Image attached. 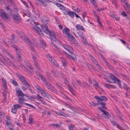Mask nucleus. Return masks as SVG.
<instances>
[{
    "label": "nucleus",
    "mask_w": 130,
    "mask_h": 130,
    "mask_svg": "<svg viewBox=\"0 0 130 130\" xmlns=\"http://www.w3.org/2000/svg\"><path fill=\"white\" fill-rule=\"evenodd\" d=\"M15 90L16 95L18 96V101L19 103L22 105L24 103L26 106L34 108L33 106L29 104L24 103L25 100L29 98V97L27 95L24 94L19 88H16Z\"/></svg>",
    "instance_id": "nucleus-1"
},
{
    "label": "nucleus",
    "mask_w": 130,
    "mask_h": 130,
    "mask_svg": "<svg viewBox=\"0 0 130 130\" xmlns=\"http://www.w3.org/2000/svg\"><path fill=\"white\" fill-rule=\"evenodd\" d=\"M18 35L20 38L23 40L25 43H27L29 45L31 50L33 51L35 54L37 55V53L35 51L34 45L28 39L27 37L24 34L23 32H21L19 33Z\"/></svg>",
    "instance_id": "nucleus-2"
},
{
    "label": "nucleus",
    "mask_w": 130,
    "mask_h": 130,
    "mask_svg": "<svg viewBox=\"0 0 130 130\" xmlns=\"http://www.w3.org/2000/svg\"><path fill=\"white\" fill-rule=\"evenodd\" d=\"M107 100V99L105 96H100L98 101H97V102L98 104H99V105H102V108H105V105L106 104L104 102H102V101H106Z\"/></svg>",
    "instance_id": "nucleus-3"
},
{
    "label": "nucleus",
    "mask_w": 130,
    "mask_h": 130,
    "mask_svg": "<svg viewBox=\"0 0 130 130\" xmlns=\"http://www.w3.org/2000/svg\"><path fill=\"white\" fill-rule=\"evenodd\" d=\"M17 74L18 77L20 80L23 83V84H25L27 88H29L30 86V85L27 80L25 79L24 77L22 75L18 73H17Z\"/></svg>",
    "instance_id": "nucleus-4"
},
{
    "label": "nucleus",
    "mask_w": 130,
    "mask_h": 130,
    "mask_svg": "<svg viewBox=\"0 0 130 130\" xmlns=\"http://www.w3.org/2000/svg\"><path fill=\"white\" fill-rule=\"evenodd\" d=\"M108 74L109 76H110L109 78H111L114 81V83H117L118 84L119 87L122 88V87L121 84L120 80L111 73H108Z\"/></svg>",
    "instance_id": "nucleus-5"
},
{
    "label": "nucleus",
    "mask_w": 130,
    "mask_h": 130,
    "mask_svg": "<svg viewBox=\"0 0 130 130\" xmlns=\"http://www.w3.org/2000/svg\"><path fill=\"white\" fill-rule=\"evenodd\" d=\"M67 28H64L62 30V32L63 33L65 34L66 35L68 36H70L72 38V40L74 41V43L76 44L77 43V41L72 36L70 35V31Z\"/></svg>",
    "instance_id": "nucleus-6"
},
{
    "label": "nucleus",
    "mask_w": 130,
    "mask_h": 130,
    "mask_svg": "<svg viewBox=\"0 0 130 130\" xmlns=\"http://www.w3.org/2000/svg\"><path fill=\"white\" fill-rule=\"evenodd\" d=\"M102 108V107L101 108L98 107V108L103 113L102 114V116L105 118H108V117L110 116L109 113L108 112L105 111Z\"/></svg>",
    "instance_id": "nucleus-7"
},
{
    "label": "nucleus",
    "mask_w": 130,
    "mask_h": 130,
    "mask_svg": "<svg viewBox=\"0 0 130 130\" xmlns=\"http://www.w3.org/2000/svg\"><path fill=\"white\" fill-rule=\"evenodd\" d=\"M62 46L69 53L71 54L73 53V50L71 47L66 44H63L62 45Z\"/></svg>",
    "instance_id": "nucleus-8"
},
{
    "label": "nucleus",
    "mask_w": 130,
    "mask_h": 130,
    "mask_svg": "<svg viewBox=\"0 0 130 130\" xmlns=\"http://www.w3.org/2000/svg\"><path fill=\"white\" fill-rule=\"evenodd\" d=\"M46 57L56 67H58V65L56 62L54 60V58L48 54L46 55Z\"/></svg>",
    "instance_id": "nucleus-9"
},
{
    "label": "nucleus",
    "mask_w": 130,
    "mask_h": 130,
    "mask_svg": "<svg viewBox=\"0 0 130 130\" xmlns=\"http://www.w3.org/2000/svg\"><path fill=\"white\" fill-rule=\"evenodd\" d=\"M13 47L14 48L16 52V55L18 57V59H20L21 58L22 53L21 51L18 49L15 45H13Z\"/></svg>",
    "instance_id": "nucleus-10"
},
{
    "label": "nucleus",
    "mask_w": 130,
    "mask_h": 130,
    "mask_svg": "<svg viewBox=\"0 0 130 130\" xmlns=\"http://www.w3.org/2000/svg\"><path fill=\"white\" fill-rule=\"evenodd\" d=\"M0 15L1 17L3 18L10 19L9 15L6 12L3 11L2 10H0Z\"/></svg>",
    "instance_id": "nucleus-11"
},
{
    "label": "nucleus",
    "mask_w": 130,
    "mask_h": 130,
    "mask_svg": "<svg viewBox=\"0 0 130 130\" xmlns=\"http://www.w3.org/2000/svg\"><path fill=\"white\" fill-rule=\"evenodd\" d=\"M40 26V25H39ZM35 26L34 27V29L36 31V33L38 35H40V34L41 33L42 30L41 29V27L40 26Z\"/></svg>",
    "instance_id": "nucleus-12"
},
{
    "label": "nucleus",
    "mask_w": 130,
    "mask_h": 130,
    "mask_svg": "<svg viewBox=\"0 0 130 130\" xmlns=\"http://www.w3.org/2000/svg\"><path fill=\"white\" fill-rule=\"evenodd\" d=\"M49 36L51 39L54 41H55L56 40L55 35L54 32L52 31H49Z\"/></svg>",
    "instance_id": "nucleus-13"
},
{
    "label": "nucleus",
    "mask_w": 130,
    "mask_h": 130,
    "mask_svg": "<svg viewBox=\"0 0 130 130\" xmlns=\"http://www.w3.org/2000/svg\"><path fill=\"white\" fill-rule=\"evenodd\" d=\"M40 27L42 28L43 31L46 34H48L49 33V30L46 25H40Z\"/></svg>",
    "instance_id": "nucleus-14"
},
{
    "label": "nucleus",
    "mask_w": 130,
    "mask_h": 130,
    "mask_svg": "<svg viewBox=\"0 0 130 130\" xmlns=\"http://www.w3.org/2000/svg\"><path fill=\"white\" fill-rule=\"evenodd\" d=\"M36 88L39 91L40 93L41 94L42 96H45L46 95V94L45 91L40 87L37 86V87H36Z\"/></svg>",
    "instance_id": "nucleus-15"
},
{
    "label": "nucleus",
    "mask_w": 130,
    "mask_h": 130,
    "mask_svg": "<svg viewBox=\"0 0 130 130\" xmlns=\"http://www.w3.org/2000/svg\"><path fill=\"white\" fill-rule=\"evenodd\" d=\"M3 52L4 54H6L8 55V56L11 58L13 59V57L9 53V52L7 51L6 49L4 48L3 50Z\"/></svg>",
    "instance_id": "nucleus-16"
},
{
    "label": "nucleus",
    "mask_w": 130,
    "mask_h": 130,
    "mask_svg": "<svg viewBox=\"0 0 130 130\" xmlns=\"http://www.w3.org/2000/svg\"><path fill=\"white\" fill-rule=\"evenodd\" d=\"M75 27L76 29L78 30H79L81 29L84 31H85L83 27L82 26L80 25L79 24L76 25V26Z\"/></svg>",
    "instance_id": "nucleus-17"
},
{
    "label": "nucleus",
    "mask_w": 130,
    "mask_h": 130,
    "mask_svg": "<svg viewBox=\"0 0 130 130\" xmlns=\"http://www.w3.org/2000/svg\"><path fill=\"white\" fill-rule=\"evenodd\" d=\"M51 43L52 44V45L55 48V50L59 53L60 54L61 53V51L60 49L57 46H56L55 44L53 43L52 42H51Z\"/></svg>",
    "instance_id": "nucleus-18"
},
{
    "label": "nucleus",
    "mask_w": 130,
    "mask_h": 130,
    "mask_svg": "<svg viewBox=\"0 0 130 130\" xmlns=\"http://www.w3.org/2000/svg\"><path fill=\"white\" fill-rule=\"evenodd\" d=\"M61 60L63 64V66L64 68H66L67 66V62L66 60L64 58L62 57L61 58Z\"/></svg>",
    "instance_id": "nucleus-19"
},
{
    "label": "nucleus",
    "mask_w": 130,
    "mask_h": 130,
    "mask_svg": "<svg viewBox=\"0 0 130 130\" xmlns=\"http://www.w3.org/2000/svg\"><path fill=\"white\" fill-rule=\"evenodd\" d=\"M104 86L109 89L110 88H115L116 87L114 85H112L110 84H104Z\"/></svg>",
    "instance_id": "nucleus-20"
},
{
    "label": "nucleus",
    "mask_w": 130,
    "mask_h": 130,
    "mask_svg": "<svg viewBox=\"0 0 130 130\" xmlns=\"http://www.w3.org/2000/svg\"><path fill=\"white\" fill-rule=\"evenodd\" d=\"M93 84L94 87H95V88H99V86L98 84V82L96 81L93 80Z\"/></svg>",
    "instance_id": "nucleus-21"
},
{
    "label": "nucleus",
    "mask_w": 130,
    "mask_h": 130,
    "mask_svg": "<svg viewBox=\"0 0 130 130\" xmlns=\"http://www.w3.org/2000/svg\"><path fill=\"white\" fill-rule=\"evenodd\" d=\"M101 58L103 60V62H105V64L108 67L110 68L111 66L107 62L105 58L103 57H102Z\"/></svg>",
    "instance_id": "nucleus-22"
},
{
    "label": "nucleus",
    "mask_w": 130,
    "mask_h": 130,
    "mask_svg": "<svg viewBox=\"0 0 130 130\" xmlns=\"http://www.w3.org/2000/svg\"><path fill=\"white\" fill-rule=\"evenodd\" d=\"M123 86L124 88L126 89L127 91L130 93V88L126 84L123 83Z\"/></svg>",
    "instance_id": "nucleus-23"
},
{
    "label": "nucleus",
    "mask_w": 130,
    "mask_h": 130,
    "mask_svg": "<svg viewBox=\"0 0 130 130\" xmlns=\"http://www.w3.org/2000/svg\"><path fill=\"white\" fill-rule=\"evenodd\" d=\"M13 19L15 20H19L20 19L19 15L18 14H14L13 16Z\"/></svg>",
    "instance_id": "nucleus-24"
},
{
    "label": "nucleus",
    "mask_w": 130,
    "mask_h": 130,
    "mask_svg": "<svg viewBox=\"0 0 130 130\" xmlns=\"http://www.w3.org/2000/svg\"><path fill=\"white\" fill-rule=\"evenodd\" d=\"M81 38L83 44L85 45H87L88 44V43L86 41V39L85 38V37H83V38Z\"/></svg>",
    "instance_id": "nucleus-25"
},
{
    "label": "nucleus",
    "mask_w": 130,
    "mask_h": 130,
    "mask_svg": "<svg viewBox=\"0 0 130 130\" xmlns=\"http://www.w3.org/2000/svg\"><path fill=\"white\" fill-rule=\"evenodd\" d=\"M41 45L42 47L44 48L46 46V43L42 40H40V42Z\"/></svg>",
    "instance_id": "nucleus-26"
},
{
    "label": "nucleus",
    "mask_w": 130,
    "mask_h": 130,
    "mask_svg": "<svg viewBox=\"0 0 130 130\" xmlns=\"http://www.w3.org/2000/svg\"><path fill=\"white\" fill-rule=\"evenodd\" d=\"M74 13L75 12H74L69 11L68 12V14L71 18H73L74 17Z\"/></svg>",
    "instance_id": "nucleus-27"
},
{
    "label": "nucleus",
    "mask_w": 130,
    "mask_h": 130,
    "mask_svg": "<svg viewBox=\"0 0 130 130\" xmlns=\"http://www.w3.org/2000/svg\"><path fill=\"white\" fill-rule=\"evenodd\" d=\"M90 58L91 61L94 64H96V63H97L98 62V61L96 60L93 57H92L90 55Z\"/></svg>",
    "instance_id": "nucleus-28"
},
{
    "label": "nucleus",
    "mask_w": 130,
    "mask_h": 130,
    "mask_svg": "<svg viewBox=\"0 0 130 130\" xmlns=\"http://www.w3.org/2000/svg\"><path fill=\"white\" fill-rule=\"evenodd\" d=\"M34 63L35 66L36 68L38 70H40V69L39 66V64L36 60L34 61Z\"/></svg>",
    "instance_id": "nucleus-29"
},
{
    "label": "nucleus",
    "mask_w": 130,
    "mask_h": 130,
    "mask_svg": "<svg viewBox=\"0 0 130 130\" xmlns=\"http://www.w3.org/2000/svg\"><path fill=\"white\" fill-rule=\"evenodd\" d=\"M58 115L60 116H62L66 117H69L68 115L62 111H60L59 112Z\"/></svg>",
    "instance_id": "nucleus-30"
},
{
    "label": "nucleus",
    "mask_w": 130,
    "mask_h": 130,
    "mask_svg": "<svg viewBox=\"0 0 130 130\" xmlns=\"http://www.w3.org/2000/svg\"><path fill=\"white\" fill-rule=\"evenodd\" d=\"M44 83L45 85V87L50 90L51 89V84H50L49 85L47 81Z\"/></svg>",
    "instance_id": "nucleus-31"
},
{
    "label": "nucleus",
    "mask_w": 130,
    "mask_h": 130,
    "mask_svg": "<svg viewBox=\"0 0 130 130\" xmlns=\"http://www.w3.org/2000/svg\"><path fill=\"white\" fill-rule=\"evenodd\" d=\"M13 107H14L17 109L20 108L21 107V105L18 104H14L13 105Z\"/></svg>",
    "instance_id": "nucleus-32"
},
{
    "label": "nucleus",
    "mask_w": 130,
    "mask_h": 130,
    "mask_svg": "<svg viewBox=\"0 0 130 130\" xmlns=\"http://www.w3.org/2000/svg\"><path fill=\"white\" fill-rule=\"evenodd\" d=\"M10 130H13V126L12 124L10 123L7 126Z\"/></svg>",
    "instance_id": "nucleus-33"
},
{
    "label": "nucleus",
    "mask_w": 130,
    "mask_h": 130,
    "mask_svg": "<svg viewBox=\"0 0 130 130\" xmlns=\"http://www.w3.org/2000/svg\"><path fill=\"white\" fill-rule=\"evenodd\" d=\"M68 87L71 93L73 94H74V91L73 89L69 85H68Z\"/></svg>",
    "instance_id": "nucleus-34"
},
{
    "label": "nucleus",
    "mask_w": 130,
    "mask_h": 130,
    "mask_svg": "<svg viewBox=\"0 0 130 130\" xmlns=\"http://www.w3.org/2000/svg\"><path fill=\"white\" fill-rule=\"evenodd\" d=\"M74 125L70 124L68 126V128L69 130H74L73 128L74 127Z\"/></svg>",
    "instance_id": "nucleus-35"
},
{
    "label": "nucleus",
    "mask_w": 130,
    "mask_h": 130,
    "mask_svg": "<svg viewBox=\"0 0 130 130\" xmlns=\"http://www.w3.org/2000/svg\"><path fill=\"white\" fill-rule=\"evenodd\" d=\"M99 104L98 103H94L93 102H91L90 103V105L91 106H96L97 105H99Z\"/></svg>",
    "instance_id": "nucleus-36"
},
{
    "label": "nucleus",
    "mask_w": 130,
    "mask_h": 130,
    "mask_svg": "<svg viewBox=\"0 0 130 130\" xmlns=\"http://www.w3.org/2000/svg\"><path fill=\"white\" fill-rule=\"evenodd\" d=\"M11 81L12 83L15 86H18V84L17 83V82L13 79H12L11 80Z\"/></svg>",
    "instance_id": "nucleus-37"
},
{
    "label": "nucleus",
    "mask_w": 130,
    "mask_h": 130,
    "mask_svg": "<svg viewBox=\"0 0 130 130\" xmlns=\"http://www.w3.org/2000/svg\"><path fill=\"white\" fill-rule=\"evenodd\" d=\"M41 78V80L44 83L47 81H46V78H45L44 76H43L42 75H40V76Z\"/></svg>",
    "instance_id": "nucleus-38"
},
{
    "label": "nucleus",
    "mask_w": 130,
    "mask_h": 130,
    "mask_svg": "<svg viewBox=\"0 0 130 130\" xmlns=\"http://www.w3.org/2000/svg\"><path fill=\"white\" fill-rule=\"evenodd\" d=\"M2 80V82L3 84V86H6V82L5 79L3 78H1Z\"/></svg>",
    "instance_id": "nucleus-39"
},
{
    "label": "nucleus",
    "mask_w": 130,
    "mask_h": 130,
    "mask_svg": "<svg viewBox=\"0 0 130 130\" xmlns=\"http://www.w3.org/2000/svg\"><path fill=\"white\" fill-rule=\"evenodd\" d=\"M111 16L112 18H115L116 16V15L115 13L112 12H111L110 13Z\"/></svg>",
    "instance_id": "nucleus-40"
},
{
    "label": "nucleus",
    "mask_w": 130,
    "mask_h": 130,
    "mask_svg": "<svg viewBox=\"0 0 130 130\" xmlns=\"http://www.w3.org/2000/svg\"><path fill=\"white\" fill-rule=\"evenodd\" d=\"M3 88L4 93L5 94L7 93L8 92V90L7 89V86H3Z\"/></svg>",
    "instance_id": "nucleus-41"
},
{
    "label": "nucleus",
    "mask_w": 130,
    "mask_h": 130,
    "mask_svg": "<svg viewBox=\"0 0 130 130\" xmlns=\"http://www.w3.org/2000/svg\"><path fill=\"white\" fill-rule=\"evenodd\" d=\"M17 109L15 108L14 107H13L11 109V112L14 113H15L17 111Z\"/></svg>",
    "instance_id": "nucleus-42"
},
{
    "label": "nucleus",
    "mask_w": 130,
    "mask_h": 130,
    "mask_svg": "<svg viewBox=\"0 0 130 130\" xmlns=\"http://www.w3.org/2000/svg\"><path fill=\"white\" fill-rule=\"evenodd\" d=\"M20 1L26 6L27 8H28V7L26 1H24L23 0H20Z\"/></svg>",
    "instance_id": "nucleus-43"
},
{
    "label": "nucleus",
    "mask_w": 130,
    "mask_h": 130,
    "mask_svg": "<svg viewBox=\"0 0 130 130\" xmlns=\"http://www.w3.org/2000/svg\"><path fill=\"white\" fill-rule=\"evenodd\" d=\"M90 1L93 5L96 6V4L95 0H90Z\"/></svg>",
    "instance_id": "nucleus-44"
},
{
    "label": "nucleus",
    "mask_w": 130,
    "mask_h": 130,
    "mask_svg": "<svg viewBox=\"0 0 130 130\" xmlns=\"http://www.w3.org/2000/svg\"><path fill=\"white\" fill-rule=\"evenodd\" d=\"M4 116V113L2 112H0V118L1 119H3Z\"/></svg>",
    "instance_id": "nucleus-45"
},
{
    "label": "nucleus",
    "mask_w": 130,
    "mask_h": 130,
    "mask_svg": "<svg viewBox=\"0 0 130 130\" xmlns=\"http://www.w3.org/2000/svg\"><path fill=\"white\" fill-rule=\"evenodd\" d=\"M111 123L113 125H115V126H117V127L118 128L119 126H118L117 123H116L115 121H113L111 122Z\"/></svg>",
    "instance_id": "nucleus-46"
},
{
    "label": "nucleus",
    "mask_w": 130,
    "mask_h": 130,
    "mask_svg": "<svg viewBox=\"0 0 130 130\" xmlns=\"http://www.w3.org/2000/svg\"><path fill=\"white\" fill-rule=\"evenodd\" d=\"M25 14L28 17H30V12L28 11L25 12Z\"/></svg>",
    "instance_id": "nucleus-47"
},
{
    "label": "nucleus",
    "mask_w": 130,
    "mask_h": 130,
    "mask_svg": "<svg viewBox=\"0 0 130 130\" xmlns=\"http://www.w3.org/2000/svg\"><path fill=\"white\" fill-rule=\"evenodd\" d=\"M7 41L8 42L9 44H11V46L12 47H13V45H14L12 43V42L11 40L9 39H8Z\"/></svg>",
    "instance_id": "nucleus-48"
},
{
    "label": "nucleus",
    "mask_w": 130,
    "mask_h": 130,
    "mask_svg": "<svg viewBox=\"0 0 130 130\" xmlns=\"http://www.w3.org/2000/svg\"><path fill=\"white\" fill-rule=\"evenodd\" d=\"M122 14L124 17H126L127 15L126 12L124 11L122 12Z\"/></svg>",
    "instance_id": "nucleus-49"
},
{
    "label": "nucleus",
    "mask_w": 130,
    "mask_h": 130,
    "mask_svg": "<svg viewBox=\"0 0 130 130\" xmlns=\"http://www.w3.org/2000/svg\"><path fill=\"white\" fill-rule=\"evenodd\" d=\"M30 23L31 26L32 25L34 26H35V25H36L34 22L33 20L31 21Z\"/></svg>",
    "instance_id": "nucleus-50"
},
{
    "label": "nucleus",
    "mask_w": 130,
    "mask_h": 130,
    "mask_svg": "<svg viewBox=\"0 0 130 130\" xmlns=\"http://www.w3.org/2000/svg\"><path fill=\"white\" fill-rule=\"evenodd\" d=\"M59 8L60 9L62 10H64L65 9V7H64V6L63 5H61V6H60Z\"/></svg>",
    "instance_id": "nucleus-51"
},
{
    "label": "nucleus",
    "mask_w": 130,
    "mask_h": 130,
    "mask_svg": "<svg viewBox=\"0 0 130 130\" xmlns=\"http://www.w3.org/2000/svg\"><path fill=\"white\" fill-rule=\"evenodd\" d=\"M42 3V5L44 7H46L47 4H45L44 3V1H43L42 0V1L41 2Z\"/></svg>",
    "instance_id": "nucleus-52"
},
{
    "label": "nucleus",
    "mask_w": 130,
    "mask_h": 130,
    "mask_svg": "<svg viewBox=\"0 0 130 130\" xmlns=\"http://www.w3.org/2000/svg\"><path fill=\"white\" fill-rule=\"evenodd\" d=\"M87 13L85 12H84L82 14V16L83 18L84 19V18L86 15Z\"/></svg>",
    "instance_id": "nucleus-53"
},
{
    "label": "nucleus",
    "mask_w": 130,
    "mask_h": 130,
    "mask_svg": "<svg viewBox=\"0 0 130 130\" xmlns=\"http://www.w3.org/2000/svg\"><path fill=\"white\" fill-rule=\"evenodd\" d=\"M74 33L76 37L78 38L79 37V35L77 32H76L75 33Z\"/></svg>",
    "instance_id": "nucleus-54"
},
{
    "label": "nucleus",
    "mask_w": 130,
    "mask_h": 130,
    "mask_svg": "<svg viewBox=\"0 0 130 130\" xmlns=\"http://www.w3.org/2000/svg\"><path fill=\"white\" fill-rule=\"evenodd\" d=\"M29 123L30 124H31L33 122L32 119L31 118H30L29 119Z\"/></svg>",
    "instance_id": "nucleus-55"
},
{
    "label": "nucleus",
    "mask_w": 130,
    "mask_h": 130,
    "mask_svg": "<svg viewBox=\"0 0 130 130\" xmlns=\"http://www.w3.org/2000/svg\"><path fill=\"white\" fill-rule=\"evenodd\" d=\"M75 11H76L77 12H79L80 11V10L79 9H78L76 8L75 9H74L73 8H72Z\"/></svg>",
    "instance_id": "nucleus-56"
},
{
    "label": "nucleus",
    "mask_w": 130,
    "mask_h": 130,
    "mask_svg": "<svg viewBox=\"0 0 130 130\" xmlns=\"http://www.w3.org/2000/svg\"><path fill=\"white\" fill-rule=\"evenodd\" d=\"M124 3L126 5V6L127 7V8H125L124 9H125V8H126V9L129 8V7H130V5L128 4L126 2L125 3Z\"/></svg>",
    "instance_id": "nucleus-57"
},
{
    "label": "nucleus",
    "mask_w": 130,
    "mask_h": 130,
    "mask_svg": "<svg viewBox=\"0 0 130 130\" xmlns=\"http://www.w3.org/2000/svg\"><path fill=\"white\" fill-rule=\"evenodd\" d=\"M72 83L73 85L74 86V87L76 86H77V85L76 84L75 82L72 79Z\"/></svg>",
    "instance_id": "nucleus-58"
},
{
    "label": "nucleus",
    "mask_w": 130,
    "mask_h": 130,
    "mask_svg": "<svg viewBox=\"0 0 130 130\" xmlns=\"http://www.w3.org/2000/svg\"><path fill=\"white\" fill-rule=\"evenodd\" d=\"M67 107H68V108H70V109L73 110L74 109V108L73 107L71 106L69 104L67 106Z\"/></svg>",
    "instance_id": "nucleus-59"
},
{
    "label": "nucleus",
    "mask_w": 130,
    "mask_h": 130,
    "mask_svg": "<svg viewBox=\"0 0 130 130\" xmlns=\"http://www.w3.org/2000/svg\"><path fill=\"white\" fill-rule=\"evenodd\" d=\"M80 35L81 38L85 36L84 34L82 32L80 33Z\"/></svg>",
    "instance_id": "nucleus-60"
},
{
    "label": "nucleus",
    "mask_w": 130,
    "mask_h": 130,
    "mask_svg": "<svg viewBox=\"0 0 130 130\" xmlns=\"http://www.w3.org/2000/svg\"><path fill=\"white\" fill-rule=\"evenodd\" d=\"M97 21L98 22V23L99 24H100L101 25H102V24L101 23L100 21V20L99 17H97Z\"/></svg>",
    "instance_id": "nucleus-61"
},
{
    "label": "nucleus",
    "mask_w": 130,
    "mask_h": 130,
    "mask_svg": "<svg viewBox=\"0 0 130 130\" xmlns=\"http://www.w3.org/2000/svg\"><path fill=\"white\" fill-rule=\"evenodd\" d=\"M46 110H44L43 111V112H42V116H44L46 114Z\"/></svg>",
    "instance_id": "nucleus-62"
},
{
    "label": "nucleus",
    "mask_w": 130,
    "mask_h": 130,
    "mask_svg": "<svg viewBox=\"0 0 130 130\" xmlns=\"http://www.w3.org/2000/svg\"><path fill=\"white\" fill-rule=\"evenodd\" d=\"M31 56L34 61L36 60V58L33 55L31 54Z\"/></svg>",
    "instance_id": "nucleus-63"
},
{
    "label": "nucleus",
    "mask_w": 130,
    "mask_h": 130,
    "mask_svg": "<svg viewBox=\"0 0 130 130\" xmlns=\"http://www.w3.org/2000/svg\"><path fill=\"white\" fill-rule=\"evenodd\" d=\"M119 40L123 44H126V42L122 39H119Z\"/></svg>",
    "instance_id": "nucleus-64"
}]
</instances>
